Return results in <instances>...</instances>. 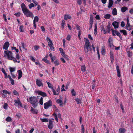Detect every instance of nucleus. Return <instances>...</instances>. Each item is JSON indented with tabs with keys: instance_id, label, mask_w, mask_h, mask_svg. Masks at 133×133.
<instances>
[{
	"instance_id": "obj_53",
	"label": "nucleus",
	"mask_w": 133,
	"mask_h": 133,
	"mask_svg": "<svg viewBox=\"0 0 133 133\" xmlns=\"http://www.w3.org/2000/svg\"><path fill=\"white\" fill-rule=\"evenodd\" d=\"M3 15L4 21L5 22H6L7 21V20L6 19V15L4 14H3Z\"/></svg>"
},
{
	"instance_id": "obj_62",
	"label": "nucleus",
	"mask_w": 133,
	"mask_h": 133,
	"mask_svg": "<svg viewBox=\"0 0 133 133\" xmlns=\"http://www.w3.org/2000/svg\"><path fill=\"white\" fill-rule=\"evenodd\" d=\"M46 40L48 42H51L52 41L49 38V37H47L46 38Z\"/></svg>"
},
{
	"instance_id": "obj_4",
	"label": "nucleus",
	"mask_w": 133,
	"mask_h": 133,
	"mask_svg": "<svg viewBox=\"0 0 133 133\" xmlns=\"http://www.w3.org/2000/svg\"><path fill=\"white\" fill-rule=\"evenodd\" d=\"M4 53L7 56L8 59L9 60H12L13 59L12 58V57H14L13 56L12 53L11 52L8 50L7 51H5L4 52Z\"/></svg>"
},
{
	"instance_id": "obj_10",
	"label": "nucleus",
	"mask_w": 133,
	"mask_h": 133,
	"mask_svg": "<svg viewBox=\"0 0 133 133\" xmlns=\"http://www.w3.org/2000/svg\"><path fill=\"white\" fill-rule=\"evenodd\" d=\"M112 38L111 37H110L108 41V44L110 48H111L112 46H114L112 44Z\"/></svg>"
},
{
	"instance_id": "obj_29",
	"label": "nucleus",
	"mask_w": 133,
	"mask_h": 133,
	"mask_svg": "<svg viewBox=\"0 0 133 133\" xmlns=\"http://www.w3.org/2000/svg\"><path fill=\"white\" fill-rule=\"evenodd\" d=\"M54 64H55V66H56L59 65L60 64V63L58 60L56 59L54 62Z\"/></svg>"
},
{
	"instance_id": "obj_47",
	"label": "nucleus",
	"mask_w": 133,
	"mask_h": 133,
	"mask_svg": "<svg viewBox=\"0 0 133 133\" xmlns=\"http://www.w3.org/2000/svg\"><path fill=\"white\" fill-rule=\"evenodd\" d=\"M93 23V18L92 17H90V18L89 23L90 25H92Z\"/></svg>"
},
{
	"instance_id": "obj_34",
	"label": "nucleus",
	"mask_w": 133,
	"mask_h": 133,
	"mask_svg": "<svg viewBox=\"0 0 133 133\" xmlns=\"http://www.w3.org/2000/svg\"><path fill=\"white\" fill-rule=\"evenodd\" d=\"M19 30L21 32H23L24 30L23 29V26L22 25L20 26L19 28Z\"/></svg>"
},
{
	"instance_id": "obj_46",
	"label": "nucleus",
	"mask_w": 133,
	"mask_h": 133,
	"mask_svg": "<svg viewBox=\"0 0 133 133\" xmlns=\"http://www.w3.org/2000/svg\"><path fill=\"white\" fill-rule=\"evenodd\" d=\"M16 59H17L18 60L20 59L21 56L19 55L18 54H16Z\"/></svg>"
},
{
	"instance_id": "obj_60",
	"label": "nucleus",
	"mask_w": 133,
	"mask_h": 133,
	"mask_svg": "<svg viewBox=\"0 0 133 133\" xmlns=\"http://www.w3.org/2000/svg\"><path fill=\"white\" fill-rule=\"evenodd\" d=\"M71 38V36L69 35H68L66 38V39L68 41H69Z\"/></svg>"
},
{
	"instance_id": "obj_6",
	"label": "nucleus",
	"mask_w": 133,
	"mask_h": 133,
	"mask_svg": "<svg viewBox=\"0 0 133 133\" xmlns=\"http://www.w3.org/2000/svg\"><path fill=\"white\" fill-rule=\"evenodd\" d=\"M127 23L125 27V29L129 31H130L131 29L132 26L130 25L128 18H127Z\"/></svg>"
},
{
	"instance_id": "obj_61",
	"label": "nucleus",
	"mask_w": 133,
	"mask_h": 133,
	"mask_svg": "<svg viewBox=\"0 0 133 133\" xmlns=\"http://www.w3.org/2000/svg\"><path fill=\"white\" fill-rule=\"evenodd\" d=\"M102 31H103V32L104 34H106L107 33V31L104 29V28H103L102 30Z\"/></svg>"
},
{
	"instance_id": "obj_5",
	"label": "nucleus",
	"mask_w": 133,
	"mask_h": 133,
	"mask_svg": "<svg viewBox=\"0 0 133 133\" xmlns=\"http://www.w3.org/2000/svg\"><path fill=\"white\" fill-rule=\"evenodd\" d=\"M52 102L51 100H50L48 102L44 103V108L45 109L48 108L52 106Z\"/></svg>"
},
{
	"instance_id": "obj_16",
	"label": "nucleus",
	"mask_w": 133,
	"mask_h": 133,
	"mask_svg": "<svg viewBox=\"0 0 133 133\" xmlns=\"http://www.w3.org/2000/svg\"><path fill=\"white\" fill-rule=\"evenodd\" d=\"M113 3V1L112 0H109V3L108 7L109 8H110L112 7Z\"/></svg>"
},
{
	"instance_id": "obj_58",
	"label": "nucleus",
	"mask_w": 133,
	"mask_h": 133,
	"mask_svg": "<svg viewBox=\"0 0 133 133\" xmlns=\"http://www.w3.org/2000/svg\"><path fill=\"white\" fill-rule=\"evenodd\" d=\"M61 54L62 56L64 57H65L66 56V54L64 52H61Z\"/></svg>"
},
{
	"instance_id": "obj_32",
	"label": "nucleus",
	"mask_w": 133,
	"mask_h": 133,
	"mask_svg": "<svg viewBox=\"0 0 133 133\" xmlns=\"http://www.w3.org/2000/svg\"><path fill=\"white\" fill-rule=\"evenodd\" d=\"M97 53L98 59L99 60L100 58V55L99 52V49L98 47H97Z\"/></svg>"
},
{
	"instance_id": "obj_35",
	"label": "nucleus",
	"mask_w": 133,
	"mask_h": 133,
	"mask_svg": "<svg viewBox=\"0 0 133 133\" xmlns=\"http://www.w3.org/2000/svg\"><path fill=\"white\" fill-rule=\"evenodd\" d=\"M40 120L42 122H48V119L47 118H40Z\"/></svg>"
},
{
	"instance_id": "obj_64",
	"label": "nucleus",
	"mask_w": 133,
	"mask_h": 133,
	"mask_svg": "<svg viewBox=\"0 0 133 133\" xmlns=\"http://www.w3.org/2000/svg\"><path fill=\"white\" fill-rule=\"evenodd\" d=\"M88 37L90 39L92 40H93V39L92 37L91 36V35L90 34H89L88 35Z\"/></svg>"
},
{
	"instance_id": "obj_52",
	"label": "nucleus",
	"mask_w": 133,
	"mask_h": 133,
	"mask_svg": "<svg viewBox=\"0 0 133 133\" xmlns=\"http://www.w3.org/2000/svg\"><path fill=\"white\" fill-rule=\"evenodd\" d=\"M75 100L76 101L77 103V104H79L80 103L81 101L78 98H76L75 99Z\"/></svg>"
},
{
	"instance_id": "obj_54",
	"label": "nucleus",
	"mask_w": 133,
	"mask_h": 133,
	"mask_svg": "<svg viewBox=\"0 0 133 133\" xmlns=\"http://www.w3.org/2000/svg\"><path fill=\"white\" fill-rule=\"evenodd\" d=\"M64 87H65V85L64 84L62 85V88H61V91H65V90L64 89Z\"/></svg>"
},
{
	"instance_id": "obj_9",
	"label": "nucleus",
	"mask_w": 133,
	"mask_h": 133,
	"mask_svg": "<svg viewBox=\"0 0 133 133\" xmlns=\"http://www.w3.org/2000/svg\"><path fill=\"white\" fill-rule=\"evenodd\" d=\"M10 45V44L8 42H6L4 44V45L3 46V48L6 50L8 49Z\"/></svg>"
},
{
	"instance_id": "obj_17",
	"label": "nucleus",
	"mask_w": 133,
	"mask_h": 133,
	"mask_svg": "<svg viewBox=\"0 0 133 133\" xmlns=\"http://www.w3.org/2000/svg\"><path fill=\"white\" fill-rule=\"evenodd\" d=\"M64 18L65 20H66L68 19H70L71 17L69 14H66L64 16Z\"/></svg>"
},
{
	"instance_id": "obj_19",
	"label": "nucleus",
	"mask_w": 133,
	"mask_h": 133,
	"mask_svg": "<svg viewBox=\"0 0 133 133\" xmlns=\"http://www.w3.org/2000/svg\"><path fill=\"white\" fill-rule=\"evenodd\" d=\"M116 69L117 73V76L118 77H121L120 71L118 65L116 66Z\"/></svg>"
},
{
	"instance_id": "obj_1",
	"label": "nucleus",
	"mask_w": 133,
	"mask_h": 133,
	"mask_svg": "<svg viewBox=\"0 0 133 133\" xmlns=\"http://www.w3.org/2000/svg\"><path fill=\"white\" fill-rule=\"evenodd\" d=\"M21 6L23 13L26 17H30L32 18H33L34 16L33 13L27 8L24 3H22L21 4Z\"/></svg>"
},
{
	"instance_id": "obj_22",
	"label": "nucleus",
	"mask_w": 133,
	"mask_h": 133,
	"mask_svg": "<svg viewBox=\"0 0 133 133\" xmlns=\"http://www.w3.org/2000/svg\"><path fill=\"white\" fill-rule=\"evenodd\" d=\"M113 15L114 16L116 15L117 14V12L116 9V8L113 9L112 12Z\"/></svg>"
},
{
	"instance_id": "obj_30",
	"label": "nucleus",
	"mask_w": 133,
	"mask_h": 133,
	"mask_svg": "<svg viewBox=\"0 0 133 133\" xmlns=\"http://www.w3.org/2000/svg\"><path fill=\"white\" fill-rule=\"evenodd\" d=\"M127 9V8L125 6H123L121 8V11L122 12H125Z\"/></svg>"
},
{
	"instance_id": "obj_23",
	"label": "nucleus",
	"mask_w": 133,
	"mask_h": 133,
	"mask_svg": "<svg viewBox=\"0 0 133 133\" xmlns=\"http://www.w3.org/2000/svg\"><path fill=\"white\" fill-rule=\"evenodd\" d=\"M110 57L111 59V62H112L114 60V56L113 53L111 51L110 52Z\"/></svg>"
},
{
	"instance_id": "obj_25",
	"label": "nucleus",
	"mask_w": 133,
	"mask_h": 133,
	"mask_svg": "<svg viewBox=\"0 0 133 133\" xmlns=\"http://www.w3.org/2000/svg\"><path fill=\"white\" fill-rule=\"evenodd\" d=\"M120 32L122 33L124 36H126L127 35V33L126 31L124 30H120Z\"/></svg>"
},
{
	"instance_id": "obj_27",
	"label": "nucleus",
	"mask_w": 133,
	"mask_h": 133,
	"mask_svg": "<svg viewBox=\"0 0 133 133\" xmlns=\"http://www.w3.org/2000/svg\"><path fill=\"white\" fill-rule=\"evenodd\" d=\"M115 33L116 34V35L118 36L120 38L122 39V37L120 33L118 31H115Z\"/></svg>"
},
{
	"instance_id": "obj_57",
	"label": "nucleus",
	"mask_w": 133,
	"mask_h": 133,
	"mask_svg": "<svg viewBox=\"0 0 133 133\" xmlns=\"http://www.w3.org/2000/svg\"><path fill=\"white\" fill-rule=\"evenodd\" d=\"M60 88L59 87L57 89L56 91L57 92V95H58L59 93Z\"/></svg>"
},
{
	"instance_id": "obj_44",
	"label": "nucleus",
	"mask_w": 133,
	"mask_h": 133,
	"mask_svg": "<svg viewBox=\"0 0 133 133\" xmlns=\"http://www.w3.org/2000/svg\"><path fill=\"white\" fill-rule=\"evenodd\" d=\"M43 98L42 97H41L39 100V103L41 105H42L43 104Z\"/></svg>"
},
{
	"instance_id": "obj_7",
	"label": "nucleus",
	"mask_w": 133,
	"mask_h": 133,
	"mask_svg": "<svg viewBox=\"0 0 133 133\" xmlns=\"http://www.w3.org/2000/svg\"><path fill=\"white\" fill-rule=\"evenodd\" d=\"M17 100H15L14 101L15 104L14 105H16V104H17L18 105H19L21 107H23V105L22 103H21L19 99L18 98H17Z\"/></svg>"
},
{
	"instance_id": "obj_11",
	"label": "nucleus",
	"mask_w": 133,
	"mask_h": 133,
	"mask_svg": "<svg viewBox=\"0 0 133 133\" xmlns=\"http://www.w3.org/2000/svg\"><path fill=\"white\" fill-rule=\"evenodd\" d=\"M30 111L33 114H37L38 113V111L36 109H34L31 107L30 109Z\"/></svg>"
},
{
	"instance_id": "obj_21",
	"label": "nucleus",
	"mask_w": 133,
	"mask_h": 133,
	"mask_svg": "<svg viewBox=\"0 0 133 133\" xmlns=\"http://www.w3.org/2000/svg\"><path fill=\"white\" fill-rule=\"evenodd\" d=\"M111 16L110 14H108L105 15L104 16V18L106 19H109L110 18Z\"/></svg>"
},
{
	"instance_id": "obj_24",
	"label": "nucleus",
	"mask_w": 133,
	"mask_h": 133,
	"mask_svg": "<svg viewBox=\"0 0 133 133\" xmlns=\"http://www.w3.org/2000/svg\"><path fill=\"white\" fill-rule=\"evenodd\" d=\"M46 83L48 84V86L49 88H51V89L53 88L52 87L53 85L52 84L47 81H46Z\"/></svg>"
},
{
	"instance_id": "obj_48",
	"label": "nucleus",
	"mask_w": 133,
	"mask_h": 133,
	"mask_svg": "<svg viewBox=\"0 0 133 133\" xmlns=\"http://www.w3.org/2000/svg\"><path fill=\"white\" fill-rule=\"evenodd\" d=\"M82 8H80V11H79V12H77V16H79V15L81 14V12L82 11Z\"/></svg>"
},
{
	"instance_id": "obj_8",
	"label": "nucleus",
	"mask_w": 133,
	"mask_h": 133,
	"mask_svg": "<svg viewBox=\"0 0 133 133\" xmlns=\"http://www.w3.org/2000/svg\"><path fill=\"white\" fill-rule=\"evenodd\" d=\"M36 83L38 86L40 87L42 86V87H43V84L42 82V80L37 79L36 80Z\"/></svg>"
},
{
	"instance_id": "obj_63",
	"label": "nucleus",
	"mask_w": 133,
	"mask_h": 133,
	"mask_svg": "<svg viewBox=\"0 0 133 133\" xmlns=\"http://www.w3.org/2000/svg\"><path fill=\"white\" fill-rule=\"evenodd\" d=\"M121 25L122 27H124L125 26V23L124 22L122 21L121 22Z\"/></svg>"
},
{
	"instance_id": "obj_28",
	"label": "nucleus",
	"mask_w": 133,
	"mask_h": 133,
	"mask_svg": "<svg viewBox=\"0 0 133 133\" xmlns=\"http://www.w3.org/2000/svg\"><path fill=\"white\" fill-rule=\"evenodd\" d=\"M65 24V22L64 20H63L62 22L61 23V29H63L64 28V25Z\"/></svg>"
},
{
	"instance_id": "obj_31",
	"label": "nucleus",
	"mask_w": 133,
	"mask_h": 133,
	"mask_svg": "<svg viewBox=\"0 0 133 133\" xmlns=\"http://www.w3.org/2000/svg\"><path fill=\"white\" fill-rule=\"evenodd\" d=\"M8 106V104L6 103H4L3 105V108L5 110H7Z\"/></svg>"
},
{
	"instance_id": "obj_15",
	"label": "nucleus",
	"mask_w": 133,
	"mask_h": 133,
	"mask_svg": "<svg viewBox=\"0 0 133 133\" xmlns=\"http://www.w3.org/2000/svg\"><path fill=\"white\" fill-rule=\"evenodd\" d=\"M17 72L18 73V79H19L22 76V72L21 70H18Z\"/></svg>"
},
{
	"instance_id": "obj_41",
	"label": "nucleus",
	"mask_w": 133,
	"mask_h": 133,
	"mask_svg": "<svg viewBox=\"0 0 133 133\" xmlns=\"http://www.w3.org/2000/svg\"><path fill=\"white\" fill-rule=\"evenodd\" d=\"M34 4L32 3H31L28 5L30 9H31L32 7H34Z\"/></svg>"
},
{
	"instance_id": "obj_13",
	"label": "nucleus",
	"mask_w": 133,
	"mask_h": 133,
	"mask_svg": "<svg viewBox=\"0 0 133 133\" xmlns=\"http://www.w3.org/2000/svg\"><path fill=\"white\" fill-rule=\"evenodd\" d=\"M118 22L116 21H114L112 23V25L115 29H117L118 28Z\"/></svg>"
},
{
	"instance_id": "obj_20",
	"label": "nucleus",
	"mask_w": 133,
	"mask_h": 133,
	"mask_svg": "<svg viewBox=\"0 0 133 133\" xmlns=\"http://www.w3.org/2000/svg\"><path fill=\"white\" fill-rule=\"evenodd\" d=\"M119 133H125L126 131V130L125 129L123 128H121L119 129Z\"/></svg>"
},
{
	"instance_id": "obj_59",
	"label": "nucleus",
	"mask_w": 133,
	"mask_h": 133,
	"mask_svg": "<svg viewBox=\"0 0 133 133\" xmlns=\"http://www.w3.org/2000/svg\"><path fill=\"white\" fill-rule=\"evenodd\" d=\"M76 28L77 30H80L81 28L80 26L78 25H76Z\"/></svg>"
},
{
	"instance_id": "obj_40",
	"label": "nucleus",
	"mask_w": 133,
	"mask_h": 133,
	"mask_svg": "<svg viewBox=\"0 0 133 133\" xmlns=\"http://www.w3.org/2000/svg\"><path fill=\"white\" fill-rule=\"evenodd\" d=\"M71 94L72 96H75L76 95V92L74 89H73L71 91Z\"/></svg>"
},
{
	"instance_id": "obj_14",
	"label": "nucleus",
	"mask_w": 133,
	"mask_h": 133,
	"mask_svg": "<svg viewBox=\"0 0 133 133\" xmlns=\"http://www.w3.org/2000/svg\"><path fill=\"white\" fill-rule=\"evenodd\" d=\"M37 93L38 94L42 96L43 97H46L47 96L46 94L44 92H43L40 91H37Z\"/></svg>"
},
{
	"instance_id": "obj_38",
	"label": "nucleus",
	"mask_w": 133,
	"mask_h": 133,
	"mask_svg": "<svg viewBox=\"0 0 133 133\" xmlns=\"http://www.w3.org/2000/svg\"><path fill=\"white\" fill-rule=\"evenodd\" d=\"M5 120L7 122H10L12 121V119L10 117L8 116L6 118Z\"/></svg>"
},
{
	"instance_id": "obj_37",
	"label": "nucleus",
	"mask_w": 133,
	"mask_h": 133,
	"mask_svg": "<svg viewBox=\"0 0 133 133\" xmlns=\"http://www.w3.org/2000/svg\"><path fill=\"white\" fill-rule=\"evenodd\" d=\"M39 20V18L37 16H36L34 17V19L33 20V22H38Z\"/></svg>"
},
{
	"instance_id": "obj_39",
	"label": "nucleus",
	"mask_w": 133,
	"mask_h": 133,
	"mask_svg": "<svg viewBox=\"0 0 133 133\" xmlns=\"http://www.w3.org/2000/svg\"><path fill=\"white\" fill-rule=\"evenodd\" d=\"M2 91L3 93L4 94H11V92L8 91L7 90H3Z\"/></svg>"
},
{
	"instance_id": "obj_49",
	"label": "nucleus",
	"mask_w": 133,
	"mask_h": 133,
	"mask_svg": "<svg viewBox=\"0 0 133 133\" xmlns=\"http://www.w3.org/2000/svg\"><path fill=\"white\" fill-rule=\"evenodd\" d=\"M13 93L14 95L17 96H19L18 93L15 90H14L13 91Z\"/></svg>"
},
{
	"instance_id": "obj_33",
	"label": "nucleus",
	"mask_w": 133,
	"mask_h": 133,
	"mask_svg": "<svg viewBox=\"0 0 133 133\" xmlns=\"http://www.w3.org/2000/svg\"><path fill=\"white\" fill-rule=\"evenodd\" d=\"M9 69L10 72L11 73H12V72L15 71V68H12L11 67H10L9 68Z\"/></svg>"
},
{
	"instance_id": "obj_2",
	"label": "nucleus",
	"mask_w": 133,
	"mask_h": 133,
	"mask_svg": "<svg viewBox=\"0 0 133 133\" xmlns=\"http://www.w3.org/2000/svg\"><path fill=\"white\" fill-rule=\"evenodd\" d=\"M28 102L32 105L34 108H36L38 105L39 102L38 99L35 96L31 97L29 98Z\"/></svg>"
},
{
	"instance_id": "obj_50",
	"label": "nucleus",
	"mask_w": 133,
	"mask_h": 133,
	"mask_svg": "<svg viewBox=\"0 0 133 133\" xmlns=\"http://www.w3.org/2000/svg\"><path fill=\"white\" fill-rule=\"evenodd\" d=\"M21 13L20 12H18L17 13H15L14 15L16 16L17 17H18L20 16Z\"/></svg>"
},
{
	"instance_id": "obj_43",
	"label": "nucleus",
	"mask_w": 133,
	"mask_h": 133,
	"mask_svg": "<svg viewBox=\"0 0 133 133\" xmlns=\"http://www.w3.org/2000/svg\"><path fill=\"white\" fill-rule=\"evenodd\" d=\"M39 48V46L38 45H34V49L35 51H37Z\"/></svg>"
},
{
	"instance_id": "obj_56",
	"label": "nucleus",
	"mask_w": 133,
	"mask_h": 133,
	"mask_svg": "<svg viewBox=\"0 0 133 133\" xmlns=\"http://www.w3.org/2000/svg\"><path fill=\"white\" fill-rule=\"evenodd\" d=\"M108 32L109 33L110 32V25H108L107 26Z\"/></svg>"
},
{
	"instance_id": "obj_51",
	"label": "nucleus",
	"mask_w": 133,
	"mask_h": 133,
	"mask_svg": "<svg viewBox=\"0 0 133 133\" xmlns=\"http://www.w3.org/2000/svg\"><path fill=\"white\" fill-rule=\"evenodd\" d=\"M107 114L108 116L111 117L112 116L111 115L110 112L109 111V110L107 111Z\"/></svg>"
},
{
	"instance_id": "obj_42",
	"label": "nucleus",
	"mask_w": 133,
	"mask_h": 133,
	"mask_svg": "<svg viewBox=\"0 0 133 133\" xmlns=\"http://www.w3.org/2000/svg\"><path fill=\"white\" fill-rule=\"evenodd\" d=\"M128 55L129 57H131L132 55V52L131 51H129L127 52Z\"/></svg>"
},
{
	"instance_id": "obj_55",
	"label": "nucleus",
	"mask_w": 133,
	"mask_h": 133,
	"mask_svg": "<svg viewBox=\"0 0 133 133\" xmlns=\"http://www.w3.org/2000/svg\"><path fill=\"white\" fill-rule=\"evenodd\" d=\"M51 89L52 90V91L53 93V95H57V93H56L55 90L53 88L52 89Z\"/></svg>"
},
{
	"instance_id": "obj_45",
	"label": "nucleus",
	"mask_w": 133,
	"mask_h": 133,
	"mask_svg": "<svg viewBox=\"0 0 133 133\" xmlns=\"http://www.w3.org/2000/svg\"><path fill=\"white\" fill-rule=\"evenodd\" d=\"M12 58L13 59H12V61L14 62L15 63L16 62H17L18 63H19L20 62V61H17L16 60V58H15V57H12Z\"/></svg>"
},
{
	"instance_id": "obj_36",
	"label": "nucleus",
	"mask_w": 133,
	"mask_h": 133,
	"mask_svg": "<svg viewBox=\"0 0 133 133\" xmlns=\"http://www.w3.org/2000/svg\"><path fill=\"white\" fill-rule=\"evenodd\" d=\"M42 61L45 63H48L49 64H50V63L49 62V61L46 59H42Z\"/></svg>"
},
{
	"instance_id": "obj_3",
	"label": "nucleus",
	"mask_w": 133,
	"mask_h": 133,
	"mask_svg": "<svg viewBox=\"0 0 133 133\" xmlns=\"http://www.w3.org/2000/svg\"><path fill=\"white\" fill-rule=\"evenodd\" d=\"M84 38L85 39L84 45V50L85 52L87 53L88 51L89 48H90V51L91 50V49L90 47V43L89 40L87 38Z\"/></svg>"
},
{
	"instance_id": "obj_18",
	"label": "nucleus",
	"mask_w": 133,
	"mask_h": 133,
	"mask_svg": "<svg viewBox=\"0 0 133 133\" xmlns=\"http://www.w3.org/2000/svg\"><path fill=\"white\" fill-rule=\"evenodd\" d=\"M101 53L103 55H104L105 54V48L104 45L102 47Z\"/></svg>"
},
{
	"instance_id": "obj_12",
	"label": "nucleus",
	"mask_w": 133,
	"mask_h": 133,
	"mask_svg": "<svg viewBox=\"0 0 133 133\" xmlns=\"http://www.w3.org/2000/svg\"><path fill=\"white\" fill-rule=\"evenodd\" d=\"M53 122L51 120H49V125H48V128L50 129H52L53 127Z\"/></svg>"
},
{
	"instance_id": "obj_26",
	"label": "nucleus",
	"mask_w": 133,
	"mask_h": 133,
	"mask_svg": "<svg viewBox=\"0 0 133 133\" xmlns=\"http://www.w3.org/2000/svg\"><path fill=\"white\" fill-rule=\"evenodd\" d=\"M97 33V26L96 23L95 25V28L94 30V34L95 35H96Z\"/></svg>"
}]
</instances>
